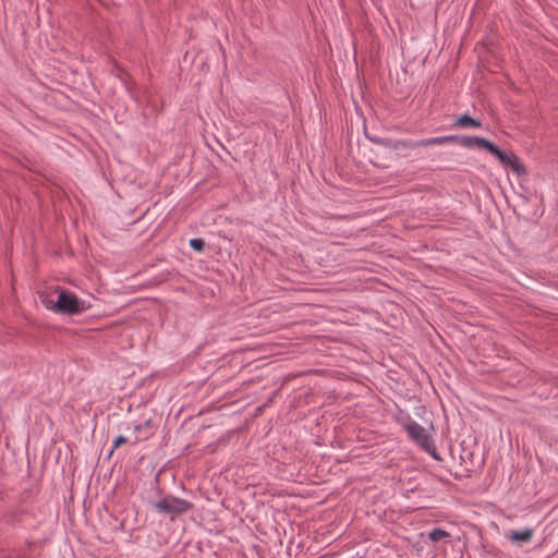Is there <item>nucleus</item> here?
Returning <instances> with one entry per match:
<instances>
[{"mask_svg":"<svg viewBox=\"0 0 558 558\" xmlns=\"http://www.w3.org/2000/svg\"><path fill=\"white\" fill-rule=\"evenodd\" d=\"M41 302L47 310L54 313L73 315L78 314L84 310L78 298L74 293L64 290L59 292L56 302L48 298H41Z\"/></svg>","mask_w":558,"mask_h":558,"instance_id":"1","label":"nucleus"},{"mask_svg":"<svg viewBox=\"0 0 558 558\" xmlns=\"http://www.w3.org/2000/svg\"><path fill=\"white\" fill-rule=\"evenodd\" d=\"M400 424L402 425V427L404 428L409 438L412 441L416 442L426 452L433 453V456H435L433 439L430 438L429 434L427 433L424 426L418 424L410 416L402 418L400 421Z\"/></svg>","mask_w":558,"mask_h":558,"instance_id":"2","label":"nucleus"},{"mask_svg":"<svg viewBox=\"0 0 558 558\" xmlns=\"http://www.w3.org/2000/svg\"><path fill=\"white\" fill-rule=\"evenodd\" d=\"M154 509L160 514H168L173 520L193 508L189 500L167 495L160 500L154 502Z\"/></svg>","mask_w":558,"mask_h":558,"instance_id":"3","label":"nucleus"},{"mask_svg":"<svg viewBox=\"0 0 558 558\" xmlns=\"http://www.w3.org/2000/svg\"><path fill=\"white\" fill-rule=\"evenodd\" d=\"M487 151L495 156L505 168L511 169L517 174L525 173L524 167L521 165L519 158L512 151L501 150L494 143H492Z\"/></svg>","mask_w":558,"mask_h":558,"instance_id":"4","label":"nucleus"},{"mask_svg":"<svg viewBox=\"0 0 558 558\" xmlns=\"http://www.w3.org/2000/svg\"><path fill=\"white\" fill-rule=\"evenodd\" d=\"M454 143L459 144L460 146H462L464 148H475L476 147V148L488 150L493 142H490L484 137H481V136H471V135L459 136V135H457Z\"/></svg>","mask_w":558,"mask_h":558,"instance_id":"5","label":"nucleus"},{"mask_svg":"<svg viewBox=\"0 0 558 558\" xmlns=\"http://www.w3.org/2000/svg\"><path fill=\"white\" fill-rule=\"evenodd\" d=\"M507 537L514 543H529L533 537V530L525 527L523 530H510Z\"/></svg>","mask_w":558,"mask_h":558,"instance_id":"6","label":"nucleus"},{"mask_svg":"<svg viewBox=\"0 0 558 558\" xmlns=\"http://www.w3.org/2000/svg\"><path fill=\"white\" fill-rule=\"evenodd\" d=\"M457 138V135H444V136H437V137H428L423 138L417 143V146L421 147H427V146H434V145H445V144H451L454 143Z\"/></svg>","mask_w":558,"mask_h":558,"instance_id":"7","label":"nucleus"},{"mask_svg":"<svg viewBox=\"0 0 558 558\" xmlns=\"http://www.w3.org/2000/svg\"><path fill=\"white\" fill-rule=\"evenodd\" d=\"M453 126L458 129H480L482 128V122L469 114H463L454 121Z\"/></svg>","mask_w":558,"mask_h":558,"instance_id":"8","label":"nucleus"},{"mask_svg":"<svg viewBox=\"0 0 558 558\" xmlns=\"http://www.w3.org/2000/svg\"><path fill=\"white\" fill-rule=\"evenodd\" d=\"M450 534L445 531V530H441V529H433L429 533H428V538L433 542H438V541H441L444 538H447L449 537Z\"/></svg>","mask_w":558,"mask_h":558,"instance_id":"9","label":"nucleus"},{"mask_svg":"<svg viewBox=\"0 0 558 558\" xmlns=\"http://www.w3.org/2000/svg\"><path fill=\"white\" fill-rule=\"evenodd\" d=\"M190 246L197 252H202L205 246V242L201 238H195L190 240Z\"/></svg>","mask_w":558,"mask_h":558,"instance_id":"10","label":"nucleus"},{"mask_svg":"<svg viewBox=\"0 0 558 558\" xmlns=\"http://www.w3.org/2000/svg\"><path fill=\"white\" fill-rule=\"evenodd\" d=\"M126 442V438L122 435L118 436L114 440H113V447H112V450L111 452L117 449L120 445Z\"/></svg>","mask_w":558,"mask_h":558,"instance_id":"11","label":"nucleus"}]
</instances>
